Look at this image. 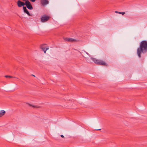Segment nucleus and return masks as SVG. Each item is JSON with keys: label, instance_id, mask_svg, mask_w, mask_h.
I'll return each instance as SVG.
<instances>
[{"label": "nucleus", "instance_id": "f257e3e1", "mask_svg": "<svg viewBox=\"0 0 147 147\" xmlns=\"http://www.w3.org/2000/svg\"><path fill=\"white\" fill-rule=\"evenodd\" d=\"M147 52V41L143 40L140 44L139 47L137 49V54L139 58L141 57V54Z\"/></svg>", "mask_w": 147, "mask_h": 147}, {"label": "nucleus", "instance_id": "f03ea898", "mask_svg": "<svg viewBox=\"0 0 147 147\" xmlns=\"http://www.w3.org/2000/svg\"><path fill=\"white\" fill-rule=\"evenodd\" d=\"M91 59L96 64L105 66L107 65L106 63L102 60L94 58H91Z\"/></svg>", "mask_w": 147, "mask_h": 147}, {"label": "nucleus", "instance_id": "7ed1b4c3", "mask_svg": "<svg viewBox=\"0 0 147 147\" xmlns=\"http://www.w3.org/2000/svg\"><path fill=\"white\" fill-rule=\"evenodd\" d=\"M50 18L51 17L49 16L43 15L41 17L40 20L42 22H45L48 21Z\"/></svg>", "mask_w": 147, "mask_h": 147}, {"label": "nucleus", "instance_id": "20e7f679", "mask_svg": "<svg viewBox=\"0 0 147 147\" xmlns=\"http://www.w3.org/2000/svg\"><path fill=\"white\" fill-rule=\"evenodd\" d=\"M63 39L65 41L69 42H77L78 41V40L71 38H64Z\"/></svg>", "mask_w": 147, "mask_h": 147}, {"label": "nucleus", "instance_id": "39448f33", "mask_svg": "<svg viewBox=\"0 0 147 147\" xmlns=\"http://www.w3.org/2000/svg\"><path fill=\"white\" fill-rule=\"evenodd\" d=\"M26 7L27 8L30 10H32L33 9V7L28 0H27V2L26 4Z\"/></svg>", "mask_w": 147, "mask_h": 147}, {"label": "nucleus", "instance_id": "423d86ee", "mask_svg": "<svg viewBox=\"0 0 147 147\" xmlns=\"http://www.w3.org/2000/svg\"><path fill=\"white\" fill-rule=\"evenodd\" d=\"M40 48L43 51L45 50H48L49 49V47L45 45H40Z\"/></svg>", "mask_w": 147, "mask_h": 147}, {"label": "nucleus", "instance_id": "0eeeda50", "mask_svg": "<svg viewBox=\"0 0 147 147\" xmlns=\"http://www.w3.org/2000/svg\"><path fill=\"white\" fill-rule=\"evenodd\" d=\"M41 5L43 6H45L49 3L48 0H41L40 1Z\"/></svg>", "mask_w": 147, "mask_h": 147}, {"label": "nucleus", "instance_id": "6e6552de", "mask_svg": "<svg viewBox=\"0 0 147 147\" xmlns=\"http://www.w3.org/2000/svg\"><path fill=\"white\" fill-rule=\"evenodd\" d=\"M23 9L24 13H26L29 16H31L26 7L23 6Z\"/></svg>", "mask_w": 147, "mask_h": 147}, {"label": "nucleus", "instance_id": "1a4fd4ad", "mask_svg": "<svg viewBox=\"0 0 147 147\" xmlns=\"http://www.w3.org/2000/svg\"><path fill=\"white\" fill-rule=\"evenodd\" d=\"M17 4L18 7H22V1L20 0L18 1Z\"/></svg>", "mask_w": 147, "mask_h": 147}, {"label": "nucleus", "instance_id": "9d476101", "mask_svg": "<svg viewBox=\"0 0 147 147\" xmlns=\"http://www.w3.org/2000/svg\"><path fill=\"white\" fill-rule=\"evenodd\" d=\"M5 112L3 110L0 111V117H2L5 114Z\"/></svg>", "mask_w": 147, "mask_h": 147}, {"label": "nucleus", "instance_id": "9b49d317", "mask_svg": "<svg viewBox=\"0 0 147 147\" xmlns=\"http://www.w3.org/2000/svg\"><path fill=\"white\" fill-rule=\"evenodd\" d=\"M27 0L26 1L25 3L22 2V6L23 7L25 5H26V3H27Z\"/></svg>", "mask_w": 147, "mask_h": 147}, {"label": "nucleus", "instance_id": "f8f14e48", "mask_svg": "<svg viewBox=\"0 0 147 147\" xmlns=\"http://www.w3.org/2000/svg\"><path fill=\"white\" fill-rule=\"evenodd\" d=\"M5 77L6 78H13V77L12 76H7V75L5 76Z\"/></svg>", "mask_w": 147, "mask_h": 147}, {"label": "nucleus", "instance_id": "ddd939ff", "mask_svg": "<svg viewBox=\"0 0 147 147\" xmlns=\"http://www.w3.org/2000/svg\"><path fill=\"white\" fill-rule=\"evenodd\" d=\"M125 13L124 12H119V13L122 14L123 15Z\"/></svg>", "mask_w": 147, "mask_h": 147}, {"label": "nucleus", "instance_id": "4468645a", "mask_svg": "<svg viewBox=\"0 0 147 147\" xmlns=\"http://www.w3.org/2000/svg\"><path fill=\"white\" fill-rule=\"evenodd\" d=\"M47 50L46 49V50H43V51L44 52V53H45L46 52V51Z\"/></svg>", "mask_w": 147, "mask_h": 147}, {"label": "nucleus", "instance_id": "2eb2a0df", "mask_svg": "<svg viewBox=\"0 0 147 147\" xmlns=\"http://www.w3.org/2000/svg\"><path fill=\"white\" fill-rule=\"evenodd\" d=\"M32 2H34L36 0H30Z\"/></svg>", "mask_w": 147, "mask_h": 147}, {"label": "nucleus", "instance_id": "dca6fc26", "mask_svg": "<svg viewBox=\"0 0 147 147\" xmlns=\"http://www.w3.org/2000/svg\"><path fill=\"white\" fill-rule=\"evenodd\" d=\"M62 138H64V136H63V135H61V136H60Z\"/></svg>", "mask_w": 147, "mask_h": 147}, {"label": "nucleus", "instance_id": "f3484780", "mask_svg": "<svg viewBox=\"0 0 147 147\" xmlns=\"http://www.w3.org/2000/svg\"><path fill=\"white\" fill-rule=\"evenodd\" d=\"M115 13H119V12L118 11H115Z\"/></svg>", "mask_w": 147, "mask_h": 147}, {"label": "nucleus", "instance_id": "a211bd4d", "mask_svg": "<svg viewBox=\"0 0 147 147\" xmlns=\"http://www.w3.org/2000/svg\"><path fill=\"white\" fill-rule=\"evenodd\" d=\"M101 130L100 129H96L95 130Z\"/></svg>", "mask_w": 147, "mask_h": 147}, {"label": "nucleus", "instance_id": "6ab92c4d", "mask_svg": "<svg viewBox=\"0 0 147 147\" xmlns=\"http://www.w3.org/2000/svg\"><path fill=\"white\" fill-rule=\"evenodd\" d=\"M32 76H34V77H35V76L34 75H32Z\"/></svg>", "mask_w": 147, "mask_h": 147}, {"label": "nucleus", "instance_id": "aec40b11", "mask_svg": "<svg viewBox=\"0 0 147 147\" xmlns=\"http://www.w3.org/2000/svg\"><path fill=\"white\" fill-rule=\"evenodd\" d=\"M22 0L23 1H26L27 0Z\"/></svg>", "mask_w": 147, "mask_h": 147}]
</instances>
